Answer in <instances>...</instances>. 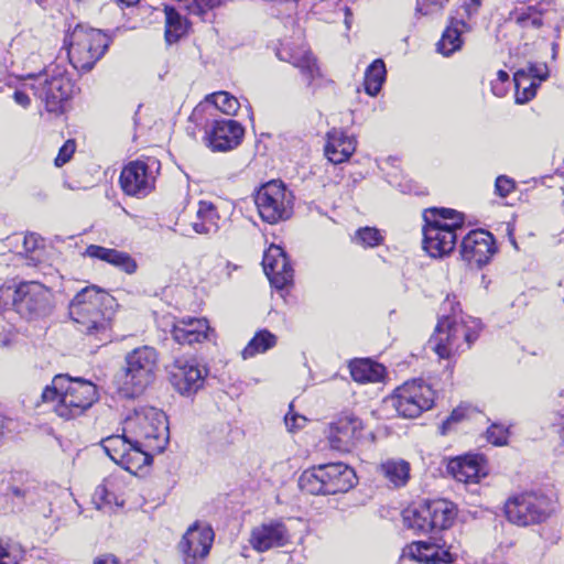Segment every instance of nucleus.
Wrapping results in <instances>:
<instances>
[{
	"instance_id": "obj_1",
	"label": "nucleus",
	"mask_w": 564,
	"mask_h": 564,
	"mask_svg": "<svg viewBox=\"0 0 564 564\" xmlns=\"http://www.w3.org/2000/svg\"><path fill=\"white\" fill-rule=\"evenodd\" d=\"M117 300L96 284L87 285L69 305V316L78 332L100 343L112 338V318Z\"/></svg>"
},
{
	"instance_id": "obj_2",
	"label": "nucleus",
	"mask_w": 564,
	"mask_h": 564,
	"mask_svg": "<svg viewBox=\"0 0 564 564\" xmlns=\"http://www.w3.org/2000/svg\"><path fill=\"white\" fill-rule=\"evenodd\" d=\"M441 312L429 343L440 358L449 359L470 347L479 336L481 323L478 318L464 315L455 296H446Z\"/></svg>"
},
{
	"instance_id": "obj_3",
	"label": "nucleus",
	"mask_w": 564,
	"mask_h": 564,
	"mask_svg": "<svg viewBox=\"0 0 564 564\" xmlns=\"http://www.w3.org/2000/svg\"><path fill=\"white\" fill-rule=\"evenodd\" d=\"M44 403H51L53 411L64 420L84 414L98 400L97 387L82 378L56 375L42 392Z\"/></svg>"
},
{
	"instance_id": "obj_4",
	"label": "nucleus",
	"mask_w": 564,
	"mask_h": 564,
	"mask_svg": "<svg viewBox=\"0 0 564 564\" xmlns=\"http://www.w3.org/2000/svg\"><path fill=\"white\" fill-rule=\"evenodd\" d=\"M123 432L140 444L145 454L162 453L170 440L167 417L154 406H139L123 421Z\"/></svg>"
},
{
	"instance_id": "obj_5",
	"label": "nucleus",
	"mask_w": 564,
	"mask_h": 564,
	"mask_svg": "<svg viewBox=\"0 0 564 564\" xmlns=\"http://www.w3.org/2000/svg\"><path fill=\"white\" fill-rule=\"evenodd\" d=\"M423 247L431 257L451 253L456 245V230L462 229L464 216L449 208H430L423 214Z\"/></svg>"
},
{
	"instance_id": "obj_6",
	"label": "nucleus",
	"mask_w": 564,
	"mask_h": 564,
	"mask_svg": "<svg viewBox=\"0 0 564 564\" xmlns=\"http://www.w3.org/2000/svg\"><path fill=\"white\" fill-rule=\"evenodd\" d=\"M158 361L153 347L141 346L129 351L117 379L120 393L126 398L141 395L155 379Z\"/></svg>"
},
{
	"instance_id": "obj_7",
	"label": "nucleus",
	"mask_w": 564,
	"mask_h": 564,
	"mask_svg": "<svg viewBox=\"0 0 564 564\" xmlns=\"http://www.w3.org/2000/svg\"><path fill=\"white\" fill-rule=\"evenodd\" d=\"M356 481L352 468L343 463H330L304 470L299 478V486L302 491L311 495H336L348 491Z\"/></svg>"
},
{
	"instance_id": "obj_8",
	"label": "nucleus",
	"mask_w": 564,
	"mask_h": 564,
	"mask_svg": "<svg viewBox=\"0 0 564 564\" xmlns=\"http://www.w3.org/2000/svg\"><path fill=\"white\" fill-rule=\"evenodd\" d=\"M110 39L101 30L77 24L65 36L64 46L70 64L79 70H90L107 51Z\"/></svg>"
},
{
	"instance_id": "obj_9",
	"label": "nucleus",
	"mask_w": 564,
	"mask_h": 564,
	"mask_svg": "<svg viewBox=\"0 0 564 564\" xmlns=\"http://www.w3.org/2000/svg\"><path fill=\"white\" fill-rule=\"evenodd\" d=\"M293 193L279 180L261 185L254 194L258 213L269 224L289 219L293 213Z\"/></svg>"
},
{
	"instance_id": "obj_10",
	"label": "nucleus",
	"mask_w": 564,
	"mask_h": 564,
	"mask_svg": "<svg viewBox=\"0 0 564 564\" xmlns=\"http://www.w3.org/2000/svg\"><path fill=\"white\" fill-rule=\"evenodd\" d=\"M550 511L547 497L533 491L512 496L505 503L507 519L519 527L540 523L549 517Z\"/></svg>"
},
{
	"instance_id": "obj_11",
	"label": "nucleus",
	"mask_w": 564,
	"mask_h": 564,
	"mask_svg": "<svg viewBox=\"0 0 564 564\" xmlns=\"http://www.w3.org/2000/svg\"><path fill=\"white\" fill-rule=\"evenodd\" d=\"M435 392L422 380H412L397 388L390 401L399 415L413 419L432 408Z\"/></svg>"
},
{
	"instance_id": "obj_12",
	"label": "nucleus",
	"mask_w": 564,
	"mask_h": 564,
	"mask_svg": "<svg viewBox=\"0 0 564 564\" xmlns=\"http://www.w3.org/2000/svg\"><path fill=\"white\" fill-rule=\"evenodd\" d=\"M32 84H24L33 90L34 96L41 99L48 112L61 110L62 104L67 100L72 94L73 85L67 76L61 70H53L52 74H29Z\"/></svg>"
},
{
	"instance_id": "obj_13",
	"label": "nucleus",
	"mask_w": 564,
	"mask_h": 564,
	"mask_svg": "<svg viewBox=\"0 0 564 564\" xmlns=\"http://www.w3.org/2000/svg\"><path fill=\"white\" fill-rule=\"evenodd\" d=\"M107 455L124 469L135 473L151 464V454H145L140 444H134L131 436L122 434L109 435L100 442Z\"/></svg>"
},
{
	"instance_id": "obj_14",
	"label": "nucleus",
	"mask_w": 564,
	"mask_h": 564,
	"mask_svg": "<svg viewBox=\"0 0 564 564\" xmlns=\"http://www.w3.org/2000/svg\"><path fill=\"white\" fill-rule=\"evenodd\" d=\"M482 0H464L460 8L456 11V17L451 19L449 25L445 29L441 40L437 43V51L449 56L460 50L463 45L462 33L471 30L470 21L479 12Z\"/></svg>"
},
{
	"instance_id": "obj_15",
	"label": "nucleus",
	"mask_w": 564,
	"mask_h": 564,
	"mask_svg": "<svg viewBox=\"0 0 564 564\" xmlns=\"http://www.w3.org/2000/svg\"><path fill=\"white\" fill-rule=\"evenodd\" d=\"M402 556H408L425 564H452L458 556V547L447 545L442 539L417 541L409 544Z\"/></svg>"
},
{
	"instance_id": "obj_16",
	"label": "nucleus",
	"mask_w": 564,
	"mask_h": 564,
	"mask_svg": "<svg viewBox=\"0 0 564 564\" xmlns=\"http://www.w3.org/2000/svg\"><path fill=\"white\" fill-rule=\"evenodd\" d=\"M276 56L299 68L308 87H318L322 74L316 58L305 46H293L290 41H283L276 51Z\"/></svg>"
},
{
	"instance_id": "obj_17",
	"label": "nucleus",
	"mask_w": 564,
	"mask_h": 564,
	"mask_svg": "<svg viewBox=\"0 0 564 564\" xmlns=\"http://www.w3.org/2000/svg\"><path fill=\"white\" fill-rule=\"evenodd\" d=\"M494 237L486 230H471L462 240L460 254L470 267L480 268L495 253Z\"/></svg>"
},
{
	"instance_id": "obj_18",
	"label": "nucleus",
	"mask_w": 564,
	"mask_h": 564,
	"mask_svg": "<svg viewBox=\"0 0 564 564\" xmlns=\"http://www.w3.org/2000/svg\"><path fill=\"white\" fill-rule=\"evenodd\" d=\"M243 127L231 119L215 120L206 131V145L213 152H225L237 148L243 138Z\"/></svg>"
},
{
	"instance_id": "obj_19",
	"label": "nucleus",
	"mask_w": 564,
	"mask_h": 564,
	"mask_svg": "<svg viewBox=\"0 0 564 564\" xmlns=\"http://www.w3.org/2000/svg\"><path fill=\"white\" fill-rule=\"evenodd\" d=\"M155 176L143 161H132L120 174L122 191L130 196L144 197L154 188Z\"/></svg>"
},
{
	"instance_id": "obj_20",
	"label": "nucleus",
	"mask_w": 564,
	"mask_h": 564,
	"mask_svg": "<svg viewBox=\"0 0 564 564\" xmlns=\"http://www.w3.org/2000/svg\"><path fill=\"white\" fill-rule=\"evenodd\" d=\"M207 369L194 361L176 360L172 367L170 381L182 395H193L204 387Z\"/></svg>"
},
{
	"instance_id": "obj_21",
	"label": "nucleus",
	"mask_w": 564,
	"mask_h": 564,
	"mask_svg": "<svg viewBox=\"0 0 564 564\" xmlns=\"http://www.w3.org/2000/svg\"><path fill=\"white\" fill-rule=\"evenodd\" d=\"M214 541V531L209 524L195 522L183 535L178 547L185 561L204 558L208 555Z\"/></svg>"
},
{
	"instance_id": "obj_22",
	"label": "nucleus",
	"mask_w": 564,
	"mask_h": 564,
	"mask_svg": "<svg viewBox=\"0 0 564 564\" xmlns=\"http://www.w3.org/2000/svg\"><path fill=\"white\" fill-rule=\"evenodd\" d=\"M362 421L354 415H345L332 423L328 427L327 438L333 449L349 452L361 437Z\"/></svg>"
},
{
	"instance_id": "obj_23",
	"label": "nucleus",
	"mask_w": 564,
	"mask_h": 564,
	"mask_svg": "<svg viewBox=\"0 0 564 564\" xmlns=\"http://www.w3.org/2000/svg\"><path fill=\"white\" fill-rule=\"evenodd\" d=\"M549 77V67L545 63H529L527 67L518 69L513 75L517 104L530 101L536 94L541 82Z\"/></svg>"
},
{
	"instance_id": "obj_24",
	"label": "nucleus",
	"mask_w": 564,
	"mask_h": 564,
	"mask_svg": "<svg viewBox=\"0 0 564 564\" xmlns=\"http://www.w3.org/2000/svg\"><path fill=\"white\" fill-rule=\"evenodd\" d=\"M290 540L285 524L279 520L264 522L252 529L249 542L258 552L285 545Z\"/></svg>"
},
{
	"instance_id": "obj_25",
	"label": "nucleus",
	"mask_w": 564,
	"mask_h": 564,
	"mask_svg": "<svg viewBox=\"0 0 564 564\" xmlns=\"http://www.w3.org/2000/svg\"><path fill=\"white\" fill-rule=\"evenodd\" d=\"M13 304L19 311L42 313L50 302V292L44 284H14Z\"/></svg>"
},
{
	"instance_id": "obj_26",
	"label": "nucleus",
	"mask_w": 564,
	"mask_h": 564,
	"mask_svg": "<svg viewBox=\"0 0 564 564\" xmlns=\"http://www.w3.org/2000/svg\"><path fill=\"white\" fill-rule=\"evenodd\" d=\"M262 267L269 282H293V269L280 246L271 245L265 250Z\"/></svg>"
},
{
	"instance_id": "obj_27",
	"label": "nucleus",
	"mask_w": 564,
	"mask_h": 564,
	"mask_svg": "<svg viewBox=\"0 0 564 564\" xmlns=\"http://www.w3.org/2000/svg\"><path fill=\"white\" fill-rule=\"evenodd\" d=\"M209 330L206 318L183 317L173 325L172 335L177 343L191 345L207 339Z\"/></svg>"
},
{
	"instance_id": "obj_28",
	"label": "nucleus",
	"mask_w": 564,
	"mask_h": 564,
	"mask_svg": "<svg viewBox=\"0 0 564 564\" xmlns=\"http://www.w3.org/2000/svg\"><path fill=\"white\" fill-rule=\"evenodd\" d=\"M357 142L352 135L343 130L332 129L327 132L325 155L334 164L346 162L356 151Z\"/></svg>"
},
{
	"instance_id": "obj_29",
	"label": "nucleus",
	"mask_w": 564,
	"mask_h": 564,
	"mask_svg": "<svg viewBox=\"0 0 564 564\" xmlns=\"http://www.w3.org/2000/svg\"><path fill=\"white\" fill-rule=\"evenodd\" d=\"M481 457L477 455H466L457 457L449 462L448 471L460 482H477L480 477L485 476L481 465Z\"/></svg>"
},
{
	"instance_id": "obj_30",
	"label": "nucleus",
	"mask_w": 564,
	"mask_h": 564,
	"mask_svg": "<svg viewBox=\"0 0 564 564\" xmlns=\"http://www.w3.org/2000/svg\"><path fill=\"white\" fill-rule=\"evenodd\" d=\"M19 260H23L28 267H40L41 270L52 271L53 268L50 264H45V248L43 239L36 234H28L23 240V252L19 253ZM44 275H50L47 271H43Z\"/></svg>"
},
{
	"instance_id": "obj_31",
	"label": "nucleus",
	"mask_w": 564,
	"mask_h": 564,
	"mask_svg": "<svg viewBox=\"0 0 564 564\" xmlns=\"http://www.w3.org/2000/svg\"><path fill=\"white\" fill-rule=\"evenodd\" d=\"M85 254L90 258L106 261L129 274L135 272L138 268L137 262L132 257L116 249L90 245L86 248Z\"/></svg>"
},
{
	"instance_id": "obj_32",
	"label": "nucleus",
	"mask_w": 564,
	"mask_h": 564,
	"mask_svg": "<svg viewBox=\"0 0 564 564\" xmlns=\"http://www.w3.org/2000/svg\"><path fill=\"white\" fill-rule=\"evenodd\" d=\"M351 378L360 383L380 382L386 369L382 365L370 359H357L349 364Z\"/></svg>"
},
{
	"instance_id": "obj_33",
	"label": "nucleus",
	"mask_w": 564,
	"mask_h": 564,
	"mask_svg": "<svg viewBox=\"0 0 564 564\" xmlns=\"http://www.w3.org/2000/svg\"><path fill=\"white\" fill-rule=\"evenodd\" d=\"M433 529L449 528L456 517V508L453 502L444 499L426 501Z\"/></svg>"
},
{
	"instance_id": "obj_34",
	"label": "nucleus",
	"mask_w": 564,
	"mask_h": 564,
	"mask_svg": "<svg viewBox=\"0 0 564 564\" xmlns=\"http://www.w3.org/2000/svg\"><path fill=\"white\" fill-rule=\"evenodd\" d=\"M403 522L405 527L419 533H427L433 530L426 502L405 509L403 511Z\"/></svg>"
},
{
	"instance_id": "obj_35",
	"label": "nucleus",
	"mask_w": 564,
	"mask_h": 564,
	"mask_svg": "<svg viewBox=\"0 0 564 564\" xmlns=\"http://www.w3.org/2000/svg\"><path fill=\"white\" fill-rule=\"evenodd\" d=\"M197 220L193 223V229L200 235L215 232L218 228V215L212 203L200 200L196 213Z\"/></svg>"
},
{
	"instance_id": "obj_36",
	"label": "nucleus",
	"mask_w": 564,
	"mask_h": 564,
	"mask_svg": "<svg viewBox=\"0 0 564 564\" xmlns=\"http://www.w3.org/2000/svg\"><path fill=\"white\" fill-rule=\"evenodd\" d=\"M278 338L267 329H261L250 339L241 351V357L246 360L253 358L258 354H264L276 345Z\"/></svg>"
},
{
	"instance_id": "obj_37",
	"label": "nucleus",
	"mask_w": 564,
	"mask_h": 564,
	"mask_svg": "<svg viewBox=\"0 0 564 564\" xmlns=\"http://www.w3.org/2000/svg\"><path fill=\"white\" fill-rule=\"evenodd\" d=\"M386 65L382 59H375L365 73V90L369 96H377L386 80Z\"/></svg>"
},
{
	"instance_id": "obj_38",
	"label": "nucleus",
	"mask_w": 564,
	"mask_h": 564,
	"mask_svg": "<svg viewBox=\"0 0 564 564\" xmlns=\"http://www.w3.org/2000/svg\"><path fill=\"white\" fill-rule=\"evenodd\" d=\"M187 32V23L181 14L170 7H165V40L172 44L177 42Z\"/></svg>"
},
{
	"instance_id": "obj_39",
	"label": "nucleus",
	"mask_w": 564,
	"mask_h": 564,
	"mask_svg": "<svg viewBox=\"0 0 564 564\" xmlns=\"http://www.w3.org/2000/svg\"><path fill=\"white\" fill-rule=\"evenodd\" d=\"M381 470L394 486H403L409 479L410 465L403 459H389L382 463Z\"/></svg>"
},
{
	"instance_id": "obj_40",
	"label": "nucleus",
	"mask_w": 564,
	"mask_h": 564,
	"mask_svg": "<svg viewBox=\"0 0 564 564\" xmlns=\"http://www.w3.org/2000/svg\"><path fill=\"white\" fill-rule=\"evenodd\" d=\"M183 9L189 15L197 17L199 20L205 21L209 12L221 4L223 0H178Z\"/></svg>"
},
{
	"instance_id": "obj_41",
	"label": "nucleus",
	"mask_w": 564,
	"mask_h": 564,
	"mask_svg": "<svg viewBox=\"0 0 564 564\" xmlns=\"http://www.w3.org/2000/svg\"><path fill=\"white\" fill-rule=\"evenodd\" d=\"M352 240L364 248H373L383 242V236L375 227H364L355 232Z\"/></svg>"
},
{
	"instance_id": "obj_42",
	"label": "nucleus",
	"mask_w": 564,
	"mask_h": 564,
	"mask_svg": "<svg viewBox=\"0 0 564 564\" xmlns=\"http://www.w3.org/2000/svg\"><path fill=\"white\" fill-rule=\"evenodd\" d=\"M209 98L212 99L215 107L226 115H236L240 107L238 99L227 91L214 93Z\"/></svg>"
},
{
	"instance_id": "obj_43",
	"label": "nucleus",
	"mask_w": 564,
	"mask_h": 564,
	"mask_svg": "<svg viewBox=\"0 0 564 564\" xmlns=\"http://www.w3.org/2000/svg\"><path fill=\"white\" fill-rule=\"evenodd\" d=\"M240 267L231 264L228 261H220L215 267V276L219 280L240 279Z\"/></svg>"
},
{
	"instance_id": "obj_44",
	"label": "nucleus",
	"mask_w": 564,
	"mask_h": 564,
	"mask_svg": "<svg viewBox=\"0 0 564 564\" xmlns=\"http://www.w3.org/2000/svg\"><path fill=\"white\" fill-rule=\"evenodd\" d=\"M512 15V19H514L521 26L532 25L534 28H540L542 25L540 15H538L532 8H528L527 11L523 12H514Z\"/></svg>"
},
{
	"instance_id": "obj_45",
	"label": "nucleus",
	"mask_w": 564,
	"mask_h": 564,
	"mask_svg": "<svg viewBox=\"0 0 564 564\" xmlns=\"http://www.w3.org/2000/svg\"><path fill=\"white\" fill-rule=\"evenodd\" d=\"M306 422L307 419L303 415L294 413L292 405H290V411L284 416L286 430L291 433H295L302 430L306 425Z\"/></svg>"
},
{
	"instance_id": "obj_46",
	"label": "nucleus",
	"mask_w": 564,
	"mask_h": 564,
	"mask_svg": "<svg viewBox=\"0 0 564 564\" xmlns=\"http://www.w3.org/2000/svg\"><path fill=\"white\" fill-rule=\"evenodd\" d=\"M448 0H417L416 12L422 15L432 14L443 9Z\"/></svg>"
},
{
	"instance_id": "obj_47",
	"label": "nucleus",
	"mask_w": 564,
	"mask_h": 564,
	"mask_svg": "<svg viewBox=\"0 0 564 564\" xmlns=\"http://www.w3.org/2000/svg\"><path fill=\"white\" fill-rule=\"evenodd\" d=\"M487 440L491 444L497 445V446L505 445V444H507V440H508V430L501 425L492 424L487 430Z\"/></svg>"
},
{
	"instance_id": "obj_48",
	"label": "nucleus",
	"mask_w": 564,
	"mask_h": 564,
	"mask_svg": "<svg viewBox=\"0 0 564 564\" xmlns=\"http://www.w3.org/2000/svg\"><path fill=\"white\" fill-rule=\"evenodd\" d=\"M516 188V183L512 178L500 175L496 178L495 192L501 197H507Z\"/></svg>"
},
{
	"instance_id": "obj_49",
	"label": "nucleus",
	"mask_w": 564,
	"mask_h": 564,
	"mask_svg": "<svg viewBox=\"0 0 564 564\" xmlns=\"http://www.w3.org/2000/svg\"><path fill=\"white\" fill-rule=\"evenodd\" d=\"M75 151V142L73 140H68L64 143V145L59 149L57 156L55 158V165L63 166L65 163L69 161L73 153Z\"/></svg>"
},
{
	"instance_id": "obj_50",
	"label": "nucleus",
	"mask_w": 564,
	"mask_h": 564,
	"mask_svg": "<svg viewBox=\"0 0 564 564\" xmlns=\"http://www.w3.org/2000/svg\"><path fill=\"white\" fill-rule=\"evenodd\" d=\"M0 564H18L17 550L10 544L0 542Z\"/></svg>"
},
{
	"instance_id": "obj_51",
	"label": "nucleus",
	"mask_w": 564,
	"mask_h": 564,
	"mask_svg": "<svg viewBox=\"0 0 564 564\" xmlns=\"http://www.w3.org/2000/svg\"><path fill=\"white\" fill-rule=\"evenodd\" d=\"M464 417V411L460 409H455L451 415L442 423L441 433L446 434L454 423L459 422Z\"/></svg>"
},
{
	"instance_id": "obj_52",
	"label": "nucleus",
	"mask_w": 564,
	"mask_h": 564,
	"mask_svg": "<svg viewBox=\"0 0 564 564\" xmlns=\"http://www.w3.org/2000/svg\"><path fill=\"white\" fill-rule=\"evenodd\" d=\"M94 502L97 508L100 509V503H111V495L108 492L105 486H98L93 496Z\"/></svg>"
},
{
	"instance_id": "obj_53",
	"label": "nucleus",
	"mask_w": 564,
	"mask_h": 564,
	"mask_svg": "<svg viewBox=\"0 0 564 564\" xmlns=\"http://www.w3.org/2000/svg\"><path fill=\"white\" fill-rule=\"evenodd\" d=\"M13 99L18 105L24 108L29 107L30 105V97L23 90H15L13 94Z\"/></svg>"
},
{
	"instance_id": "obj_54",
	"label": "nucleus",
	"mask_w": 564,
	"mask_h": 564,
	"mask_svg": "<svg viewBox=\"0 0 564 564\" xmlns=\"http://www.w3.org/2000/svg\"><path fill=\"white\" fill-rule=\"evenodd\" d=\"M558 416H560V425L561 427V436L564 441V395H560L557 399V410H556Z\"/></svg>"
},
{
	"instance_id": "obj_55",
	"label": "nucleus",
	"mask_w": 564,
	"mask_h": 564,
	"mask_svg": "<svg viewBox=\"0 0 564 564\" xmlns=\"http://www.w3.org/2000/svg\"><path fill=\"white\" fill-rule=\"evenodd\" d=\"M491 90L494 95L501 97L507 93L506 85H502L501 83H491Z\"/></svg>"
},
{
	"instance_id": "obj_56",
	"label": "nucleus",
	"mask_w": 564,
	"mask_h": 564,
	"mask_svg": "<svg viewBox=\"0 0 564 564\" xmlns=\"http://www.w3.org/2000/svg\"><path fill=\"white\" fill-rule=\"evenodd\" d=\"M95 564H118L117 560L112 555H104L95 561Z\"/></svg>"
},
{
	"instance_id": "obj_57",
	"label": "nucleus",
	"mask_w": 564,
	"mask_h": 564,
	"mask_svg": "<svg viewBox=\"0 0 564 564\" xmlns=\"http://www.w3.org/2000/svg\"><path fill=\"white\" fill-rule=\"evenodd\" d=\"M10 492L19 499H24L26 497V490L20 487H11Z\"/></svg>"
},
{
	"instance_id": "obj_58",
	"label": "nucleus",
	"mask_w": 564,
	"mask_h": 564,
	"mask_svg": "<svg viewBox=\"0 0 564 564\" xmlns=\"http://www.w3.org/2000/svg\"><path fill=\"white\" fill-rule=\"evenodd\" d=\"M509 80V74L502 69H500L497 73V79L494 83H501L502 85H506V83Z\"/></svg>"
},
{
	"instance_id": "obj_59",
	"label": "nucleus",
	"mask_w": 564,
	"mask_h": 564,
	"mask_svg": "<svg viewBox=\"0 0 564 564\" xmlns=\"http://www.w3.org/2000/svg\"><path fill=\"white\" fill-rule=\"evenodd\" d=\"M274 285V289L278 293H280V295L282 296L283 294V291L285 289V286H288L289 284H284V283H281V284H273Z\"/></svg>"
},
{
	"instance_id": "obj_60",
	"label": "nucleus",
	"mask_w": 564,
	"mask_h": 564,
	"mask_svg": "<svg viewBox=\"0 0 564 564\" xmlns=\"http://www.w3.org/2000/svg\"><path fill=\"white\" fill-rule=\"evenodd\" d=\"M117 1L127 7L133 6L139 2V0H117Z\"/></svg>"
},
{
	"instance_id": "obj_61",
	"label": "nucleus",
	"mask_w": 564,
	"mask_h": 564,
	"mask_svg": "<svg viewBox=\"0 0 564 564\" xmlns=\"http://www.w3.org/2000/svg\"><path fill=\"white\" fill-rule=\"evenodd\" d=\"M30 282H31V283H34L35 281H34V280H31Z\"/></svg>"
}]
</instances>
